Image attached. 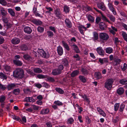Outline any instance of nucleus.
Wrapping results in <instances>:
<instances>
[{
  "mask_svg": "<svg viewBox=\"0 0 127 127\" xmlns=\"http://www.w3.org/2000/svg\"><path fill=\"white\" fill-rule=\"evenodd\" d=\"M20 92V90L19 88L14 89L12 93L15 95H17Z\"/></svg>",
  "mask_w": 127,
  "mask_h": 127,
  "instance_id": "obj_42",
  "label": "nucleus"
},
{
  "mask_svg": "<svg viewBox=\"0 0 127 127\" xmlns=\"http://www.w3.org/2000/svg\"><path fill=\"white\" fill-rule=\"evenodd\" d=\"M61 73L60 70H59L58 69H55L53 70L52 72V73L53 75H59Z\"/></svg>",
  "mask_w": 127,
  "mask_h": 127,
  "instance_id": "obj_22",
  "label": "nucleus"
},
{
  "mask_svg": "<svg viewBox=\"0 0 127 127\" xmlns=\"http://www.w3.org/2000/svg\"><path fill=\"white\" fill-rule=\"evenodd\" d=\"M37 52L41 56L45 58H48L50 56V55L48 52L46 53L44 50L42 49H38Z\"/></svg>",
  "mask_w": 127,
  "mask_h": 127,
  "instance_id": "obj_3",
  "label": "nucleus"
},
{
  "mask_svg": "<svg viewBox=\"0 0 127 127\" xmlns=\"http://www.w3.org/2000/svg\"><path fill=\"white\" fill-rule=\"evenodd\" d=\"M24 101L26 102H33L35 101V99L32 97H26L24 99Z\"/></svg>",
  "mask_w": 127,
  "mask_h": 127,
  "instance_id": "obj_13",
  "label": "nucleus"
},
{
  "mask_svg": "<svg viewBox=\"0 0 127 127\" xmlns=\"http://www.w3.org/2000/svg\"><path fill=\"white\" fill-rule=\"evenodd\" d=\"M114 61L116 63L115 65H116L120 64V62L122 61L121 59L119 58L114 59Z\"/></svg>",
  "mask_w": 127,
  "mask_h": 127,
  "instance_id": "obj_46",
  "label": "nucleus"
},
{
  "mask_svg": "<svg viewBox=\"0 0 127 127\" xmlns=\"http://www.w3.org/2000/svg\"><path fill=\"white\" fill-rule=\"evenodd\" d=\"M23 57L25 60L27 61H31L32 60V58L27 54L24 55Z\"/></svg>",
  "mask_w": 127,
  "mask_h": 127,
  "instance_id": "obj_27",
  "label": "nucleus"
},
{
  "mask_svg": "<svg viewBox=\"0 0 127 127\" xmlns=\"http://www.w3.org/2000/svg\"><path fill=\"white\" fill-rule=\"evenodd\" d=\"M62 43L64 47L67 51H69L70 50V49L67 44L63 40L62 41Z\"/></svg>",
  "mask_w": 127,
  "mask_h": 127,
  "instance_id": "obj_25",
  "label": "nucleus"
},
{
  "mask_svg": "<svg viewBox=\"0 0 127 127\" xmlns=\"http://www.w3.org/2000/svg\"><path fill=\"white\" fill-rule=\"evenodd\" d=\"M55 90L57 92L61 94H63L64 93V91L59 88H56Z\"/></svg>",
  "mask_w": 127,
  "mask_h": 127,
  "instance_id": "obj_39",
  "label": "nucleus"
},
{
  "mask_svg": "<svg viewBox=\"0 0 127 127\" xmlns=\"http://www.w3.org/2000/svg\"><path fill=\"white\" fill-rule=\"evenodd\" d=\"M99 28L102 30H105L107 28L106 25L104 22H101L99 24Z\"/></svg>",
  "mask_w": 127,
  "mask_h": 127,
  "instance_id": "obj_9",
  "label": "nucleus"
},
{
  "mask_svg": "<svg viewBox=\"0 0 127 127\" xmlns=\"http://www.w3.org/2000/svg\"><path fill=\"white\" fill-rule=\"evenodd\" d=\"M13 75L15 77L22 78L24 76V72L23 69L21 68L16 69L13 71Z\"/></svg>",
  "mask_w": 127,
  "mask_h": 127,
  "instance_id": "obj_1",
  "label": "nucleus"
},
{
  "mask_svg": "<svg viewBox=\"0 0 127 127\" xmlns=\"http://www.w3.org/2000/svg\"><path fill=\"white\" fill-rule=\"evenodd\" d=\"M61 63L64 66L67 67L69 65L68 61L65 59H64L62 60Z\"/></svg>",
  "mask_w": 127,
  "mask_h": 127,
  "instance_id": "obj_18",
  "label": "nucleus"
},
{
  "mask_svg": "<svg viewBox=\"0 0 127 127\" xmlns=\"http://www.w3.org/2000/svg\"><path fill=\"white\" fill-rule=\"evenodd\" d=\"M17 84L16 83H11L9 84L6 86V88L8 90H10L14 88L17 87Z\"/></svg>",
  "mask_w": 127,
  "mask_h": 127,
  "instance_id": "obj_8",
  "label": "nucleus"
},
{
  "mask_svg": "<svg viewBox=\"0 0 127 127\" xmlns=\"http://www.w3.org/2000/svg\"><path fill=\"white\" fill-rule=\"evenodd\" d=\"M46 76L42 74H39L37 75V77L39 79L46 78Z\"/></svg>",
  "mask_w": 127,
  "mask_h": 127,
  "instance_id": "obj_63",
  "label": "nucleus"
},
{
  "mask_svg": "<svg viewBox=\"0 0 127 127\" xmlns=\"http://www.w3.org/2000/svg\"><path fill=\"white\" fill-rule=\"evenodd\" d=\"M97 53L100 55L103 56L104 55L105 51L102 48L100 47H97L96 49Z\"/></svg>",
  "mask_w": 127,
  "mask_h": 127,
  "instance_id": "obj_6",
  "label": "nucleus"
},
{
  "mask_svg": "<svg viewBox=\"0 0 127 127\" xmlns=\"http://www.w3.org/2000/svg\"><path fill=\"white\" fill-rule=\"evenodd\" d=\"M125 105L124 104H121L120 106L119 110L120 112H123L125 108Z\"/></svg>",
  "mask_w": 127,
  "mask_h": 127,
  "instance_id": "obj_54",
  "label": "nucleus"
},
{
  "mask_svg": "<svg viewBox=\"0 0 127 127\" xmlns=\"http://www.w3.org/2000/svg\"><path fill=\"white\" fill-rule=\"evenodd\" d=\"M46 80L48 81L53 82L55 81V79L52 77L46 76Z\"/></svg>",
  "mask_w": 127,
  "mask_h": 127,
  "instance_id": "obj_29",
  "label": "nucleus"
},
{
  "mask_svg": "<svg viewBox=\"0 0 127 127\" xmlns=\"http://www.w3.org/2000/svg\"><path fill=\"white\" fill-rule=\"evenodd\" d=\"M57 51L58 54L60 56L62 55L63 52V48L60 46H59L57 47Z\"/></svg>",
  "mask_w": 127,
  "mask_h": 127,
  "instance_id": "obj_12",
  "label": "nucleus"
},
{
  "mask_svg": "<svg viewBox=\"0 0 127 127\" xmlns=\"http://www.w3.org/2000/svg\"><path fill=\"white\" fill-rule=\"evenodd\" d=\"M124 92V90L122 87L119 88L117 90V93L119 95H122L123 94Z\"/></svg>",
  "mask_w": 127,
  "mask_h": 127,
  "instance_id": "obj_14",
  "label": "nucleus"
},
{
  "mask_svg": "<svg viewBox=\"0 0 127 127\" xmlns=\"http://www.w3.org/2000/svg\"><path fill=\"white\" fill-rule=\"evenodd\" d=\"M0 12L1 15L3 16H4L6 15L7 12L4 9V8L2 7L0 9Z\"/></svg>",
  "mask_w": 127,
  "mask_h": 127,
  "instance_id": "obj_35",
  "label": "nucleus"
},
{
  "mask_svg": "<svg viewBox=\"0 0 127 127\" xmlns=\"http://www.w3.org/2000/svg\"><path fill=\"white\" fill-rule=\"evenodd\" d=\"M0 4L3 6H5L7 4V2L5 0H0Z\"/></svg>",
  "mask_w": 127,
  "mask_h": 127,
  "instance_id": "obj_55",
  "label": "nucleus"
},
{
  "mask_svg": "<svg viewBox=\"0 0 127 127\" xmlns=\"http://www.w3.org/2000/svg\"><path fill=\"white\" fill-rule=\"evenodd\" d=\"M44 12L42 13V15L40 14L39 13L37 12L34 14L35 16L36 17H39L40 18H42L43 17L42 15L44 14Z\"/></svg>",
  "mask_w": 127,
  "mask_h": 127,
  "instance_id": "obj_61",
  "label": "nucleus"
},
{
  "mask_svg": "<svg viewBox=\"0 0 127 127\" xmlns=\"http://www.w3.org/2000/svg\"><path fill=\"white\" fill-rule=\"evenodd\" d=\"M72 48L74 50L76 53H78L80 51L79 50L78 46L75 44H73L72 45Z\"/></svg>",
  "mask_w": 127,
  "mask_h": 127,
  "instance_id": "obj_38",
  "label": "nucleus"
},
{
  "mask_svg": "<svg viewBox=\"0 0 127 127\" xmlns=\"http://www.w3.org/2000/svg\"><path fill=\"white\" fill-rule=\"evenodd\" d=\"M0 77L3 80L6 79L7 78L6 76L2 72L0 73Z\"/></svg>",
  "mask_w": 127,
  "mask_h": 127,
  "instance_id": "obj_47",
  "label": "nucleus"
},
{
  "mask_svg": "<svg viewBox=\"0 0 127 127\" xmlns=\"http://www.w3.org/2000/svg\"><path fill=\"white\" fill-rule=\"evenodd\" d=\"M97 6L99 8L103 11H105L106 9V7L103 2H98L97 4Z\"/></svg>",
  "mask_w": 127,
  "mask_h": 127,
  "instance_id": "obj_7",
  "label": "nucleus"
},
{
  "mask_svg": "<svg viewBox=\"0 0 127 127\" xmlns=\"http://www.w3.org/2000/svg\"><path fill=\"white\" fill-rule=\"evenodd\" d=\"M8 12L12 16H15V12L11 8L8 9Z\"/></svg>",
  "mask_w": 127,
  "mask_h": 127,
  "instance_id": "obj_36",
  "label": "nucleus"
},
{
  "mask_svg": "<svg viewBox=\"0 0 127 127\" xmlns=\"http://www.w3.org/2000/svg\"><path fill=\"white\" fill-rule=\"evenodd\" d=\"M79 78L80 80L83 83H86L87 81L86 79L83 76H79Z\"/></svg>",
  "mask_w": 127,
  "mask_h": 127,
  "instance_id": "obj_28",
  "label": "nucleus"
},
{
  "mask_svg": "<svg viewBox=\"0 0 127 127\" xmlns=\"http://www.w3.org/2000/svg\"><path fill=\"white\" fill-rule=\"evenodd\" d=\"M106 52L108 54H110L112 52L113 49L111 47H108L106 48L105 49Z\"/></svg>",
  "mask_w": 127,
  "mask_h": 127,
  "instance_id": "obj_32",
  "label": "nucleus"
},
{
  "mask_svg": "<svg viewBox=\"0 0 127 127\" xmlns=\"http://www.w3.org/2000/svg\"><path fill=\"white\" fill-rule=\"evenodd\" d=\"M21 49L23 51H26L28 49V48L25 45H22L20 47Z\"/></svg>",
  "mask_w": 127,
  "mask_h": 127,
  "instance_id": "obj_59",
  "label": "nucleus"
},
{
  "mask_svg": "<svg viewBox=\"0 0 127 127\" xmlns=\"http://www.w3.org/2000/svg\"><path fill=\"white\" fill-rule=\"evenodd\" d=\"M82 74L84 75L88 74V70L85 68H83L81 69Z\"/></svg>",
  "mask_w": 127,
  "mask_h": 127,
  "instance_id": "obj_40",
  "label": "nucleus"
},
{
  "mask_svg": "<svg viewBox=\"0 0 127 127\" xmlns=\"http://www.w3.org/2000/svg\"><path fill=\"white\" fill-rule=\"evenodd\" d=\"M37 31L40 33L43 32L44 30V29L43 27L41 26H39L37 28Z\"/></svg>",
  "mask_w": 127,
  "mask_h": 127,
  "instance_id": "obj_48",
  "label": "nucleus"
},
{
  "mask_svg": "<svg viewBox=\"0 0 127 127\" xmlns=\"http://www.w3.org/2000/svg\"><path fill=\"white\" fill-rule=\"evenodd\" d=\"M78 28L81 33L83 34H84V32L82 29H84L85 31L87 29L84 26L80 25L78 27Z\"/></svg>",
  "mask_w": 127,
  "mask_h": 127,
  "instance_id": "obj_23",
  "label": "nucleus"
},
{
  "mask_svg": "<svg viewBox=\"0 0 127 127\" xmlns=\"http://www.w3.org/2000/svg\"><path fill=\"white\" fill-rule=\"evenodd\" d=\"M65 22L66 26L68 28H70L72 27L71 22L69 19L66 18L65 20Z\"/></svg>",
  "mask_w": 127,
  "mask_h": 127,
  "instance_id": "obj_11",
  "label": "nucleus"
},
{
  "mask_svg": "<svg viewBox=\"0 0 127 127\" xmlns=\"http://www.w3.org/2000/svg\"><path fill=\"white\" fill-rule=\"evenodd\" d=\"M14 120L19 121V122L21 123L22 122V121L20 119V118L18 117H16L14 116L12 118Z\"/></svg>",
  "mask_w": 127,
  "mask_h": 127,
  "instance_id": "obj_53",
  "label": "nucleus"
},
{
  "mask_svg": "<svg viewBox=\"0 0 127 127\" xmlns=\"http://www.w3.org/2000/svg\"><path fill=\"white\" fill-rule=\"evenodd\" d=\"M81 96L84 99V101L88 102V103H90L89 98H88L87 96L85 95H82Z\"/></svg>",
  "mask_w": 127,
  "mask_h": 127,
  "instance_id": "obj_31",
  "label": "nucleus"
},
{
  "mask_svg": "<svg viewBox=\"0 0 127 127\" xmlns=\"http://www.w3.org/2000/svg\"><path fill=\"white\" fill-rule=\"evenodd\" d=\"M108 6L109 9L112 12L113 14L115 15H117V12L115 8L113 7L112 3H109L108 4Z\"/></svg>",
  "mask_w": 127,
  "mask_h": 127,
  "instance_id": "obj_5",
  "label": "nucleus"
},
{
  "mask_svg": "<svg viewBox=\"0 0 127 127\" xmlns=\"http://www.w3.org/2000/svg\"><path fill=\"white\" fill-rule=\"evenodd\" d=\"M13 62L14 64L19 66H21L23 64L22 62L18 60H14L13 61Z\"/></svg>",
  "mask_w": 127,
  "mask_h": 127,
  "instance_id": "obj_24",
  "label": "nucleus"
},
{
  "mask_svg": "<svg viewBox=\"0 0 127 127\" xmlns=\"http://www.w3.org/2000/svg\"><path fill=\"white\" fill-rule=\"evenodd\" d=\"M23 91L24 93L26 94H29L31 92L30 89L28 88L26 89H24Z\"/></svg>",
  "mask_w": 127,
  "mask_h": 127,
  "instance_id": "obj_62",
  "label": "nucleus"
},
{
  "mask_svg": "<svg viewBox=\"0 0 127 127\" xmlns=\"http://www.w3.org/2000/svg\"><path fill=\"white\" fill-rule=\"evenodd\" d=\"M99 37L100 39L104 41H106L109 38L108 35L105 33L101 32L99 34Z\"/></svg>",
  "mask_w": 127,
  "mask_h": 127,
  "instance_id": "obj_4",
  "label": "nucleus"
},
{
  "mask_svg": "<svg viewBox=\"0 0 127 127\" xmlns=\"http://www.w3.org/2000/svg\"><path fill=\"white\" fill-rule=\"evenodd\" d=\"M114 79L112 78H109L106 80L105 84L104 87L108 90H110L112 87Z\"/></svg>",
  "mask_w": 127,
  "mask_h": 127,
  "instance_id": "obj_2",
  "label": "nucleus"
},
{
  "mask_svg": "<svg viewBox=\"0 0 127 127\" xmlns=\"http://www.w3.org/2000/svg\"><path fill=\"white\" fill-rule=\"evenodd\" d=\"M32 108L35 110H39L41 109V107L39 106L34 105H32Z\"/></svg>",
  "mask_w": 127,
  "mask_h": 127,
  "instance_id": "obj_44",
  "label": "nucleus"
},
{
  "mask_svg": "<svg viewBox=\"0 0 127 127\" xmlns=\"http://www.w3.org/2000/svg\"><path fill=\"white\" fill-rule=\"evenodd\" d=\"M73 57L76 59L75 60L76 61H78L80 60V58L78 54H76L73 56Z\"/></svg>",
  "mask_w": 127,
  "mask_h": 127,
  "instance_id": "obj_57",
  "label": "nucleus"
},
{
  "mask_svg": "<svg viewBox=\"0 0 127 127\" xmlns=\"http://www.w3.org/2000/svg\"><path fill=\"white\" fill-rule=\"evenodd\" d=\"M94 37L95 40H97L98 39V34L95 32L93 33Z\"/></svg>",
  "mask_w": 127,
  "mask_h": 127,
  "instance_id": "obj_56",
  "label": "nucleus"
},
{
  "mask_svg": "<svg viewBox=\"0 0 127 127\" xmlns=\"http://www.w3.org/2000/svg\"><path fill=\"white\" fill-rule=\"evenodd\" d=\"M42 83L44 87L46 88H48L50 87V85L48 83L46 82H43Z\"/></svg>",
  "mask_w": 127,
  "mask_h": 127,
  "instance_id": "obj_58",
  "label": "nucleus"
},
{
  "mask_svg": "<svg viewBox=\"0 0 127 127\" xmlns=\"http://www.w3.org/2000/svg\"><path fill=\"white\" fill-rule=\"evenodd\" d=\"M24 31L25 32L29 34L31 33L32 32L31 29L29 27H25L24 28Z\"/></svg>",
  "mask_w": 127,
  "mask_h": 127,
  "instance_id": "obj_21",
  "label": "nucleus"
},
{
  "mask_svg": "<svg viewBox=\"0 0 127 127\" xmlns=\"http://www.w3.org/2000/svg\"><path fill=\"white\" fill-rule=\"evenodd\" d=\"M122 35L125 40L127 42V34L125 32H123Z\"/></svg>",
  "mask_w": 127,
  "mask_h": 127,
  "instance_id": "obj_49",
  "label": "nucleus"
},
{
  "mask_svg": "<svg viewBox=\"0 0 127 127\" xmlns=\"http://www.w3.org/2000/svg\"><path fill=\"white\" fill-rule=\"evenodd\" d=\"M6 97L4 95H2L0 96V102H4V101L6 99Z\"/></svg>",
  "mask_w": 127,
  "mask_h": 127,
  "instance_id": "obj_45",
  "label": "nucleus"
},
{
  "mask_svg": "<svg viewBox=\"0 0 127 127\" xmlns=\"http://www.w3.org/2000/svg\"><path fill=\"white\" fill-rule=\"evenodd\" d=\"M54 104L58 106H62L63 103L62 102L59 100L55 101L54 102Z\"/></svg>",
  "mask_w": 127,
  "mask_h": 127,
  "instance_id": "obj_51",
  "label": "nucleus"
},
{
  "mask_svg": "<svg viewBox=\"0 0 127 127\" xmlns=\"http://www.w3.org/2000/svg\"><path fill=\"white\" fill-rule=\"evenodd\" d=\"M20 40L19 38L16 37H15L11 39V42L13 44L16 45L19 44L20 43Z\"/></svg>",
  "mask_w": 127,
  "mask_h": 127,
  "instance_id": "obj_10",
  "label": "nucleus"
},
{
  "mask_svg": "<svg viewBox=\"0 0 127 127\" xmlns=\"http://www.w3.org/2000/svg\"><path fill=\"white\" fill-rule=\"evenodd\" d=\"M70 10L69 8L66 5H65L64 7V11L66 13L69 12Z\"/></svg>",
  "mask_w": 127,
  "mask_h": 127,
  "instance_id": "obj_37",
  "label": "nucleus"
},
{
  "mask_svg": "<svg viewBox=\"0 0 127 127\" xmlns=\"http://www.w3.org/2000/svg\"><path fill=\"white\" fill-rule=\"evenodd\" d=\"M120 106V104L119 103H115L114 105V110L115 111H117L118 109Z\"/></svg>",
  "mask_w": 127,
  "mask_h": 127,
  "instance_id": "obj_52",
  "label": "nucleus"
},
{
  "mask_svg": "<svg viewBox=\"0 0 127 127\" xmlns=\"http://www.w3.org/2000/svg\"><path fill=\"white\" fill-rule=\"evenodd\" d=\"M95 78L97 79H100L102 77L101 73L99 72H95Z\"/></svg>",
  "mask_w": 127,
  "mask_h": 127,
  "instance_id": "obj_20",
  "label": "nucleus"
},
{
  "mask_svg": "<svg viewBox=\"0 0 127 127\" xmlns=\"http://www.w3.org/2000/svg\"><path fill=\"white\" fill-rule=\"evenodd\" d=\"M101 21V18L99 17H97L95 19V23L96 24H98Z\"/></svg>",
  "mask_w": 127,
  "mask_h": 127,
  "instance_id": "obj_64",
  "label": "nucleus"
},
{
  "mask_svg": "<svg viewBox=\"0 0 127 127\" xmlns=\"http://www.w3.org/2000/svg\"><path fill=\"white\" fill-rule=\"evenodd\" d=\"M47 33L48 37H51L54 35V34L51 31H47Z\"/></svg>",
  "mask_w": 127,
  "mask_h": 127,
  "instance_id": "obj_50",
  "label": "nucleus"
},
{
  "mask_svg": "<svg viewBox=\"0 0 127 127\" xmlns=\"http://www.w3.org/2000/svg\"><path fill=\"white\" fill-rule=\"evenodd\" d=\"M107 16L111 21L113 22H115L116 18L113 15L110 14L108 15Z\"/></svg>",
  "mask_w": 127,
  "mask_h": 127,
  "instance_id": "obj_34",
  "label": "nucleus"
},
{
  "mask_svg": "<svg viewBox=\"0 0 127 127\" xmlns=\"http://www.w3.org/2000/svg\"><path fill=\"white\" fill-rule=\"evenodd\" d=\"M87 17L89 21L91 23H93L94 22L95 20L94 17L91 16L90 14L87 15Z\"/></svg>",
  "mask_w": 127,
  "mask_h": 127,
  "instance_id": "obj_16",
  "label": "nucleus"
},
{
  "mask_svg": "<svg viewBox=\"0 0 127 127\" xmlns=\"http://www.w3.org/2000/svg\"><path fill=\"white\" fill-rule=\"evenodd\" d=\"M49 112V110L48 108L43 109L41 110L40 112V114L44 115L47 114Z\"/></svg>",
  "mask_w": 127,
  "mask_h": 127,
  "instance_id": "obj_17",
  "label": "nucleus"
},
{
  "mask_svg": "<svg viewBox=\"0 0 127 127\" xmlns=\"http://www.w3.org/2000/svg\"><path fill=\"white\" fill-rule=\"evenodd\" d=\"M120 83L123 85L127 84V80L126 79H123L119 80Z\"/></svg>",
  "mask_w": 127,
  "mask_h": 127,
  "instance_id": "obj_33",
  "label": "nucleus"
},
{
  "mask_svg": "<svg viewBox=\"0 0 127 127\" xmlns=\"http://www.w3.org/2000/svg\"><path fill=\"white\" fill-rule=\"evenodd\" d=\"M62 43L64 47L67 51H69L70 50V49L67 44L63 40L62 41Z\"/></svg>",
  "mask_w": 127,
  "mask_h": 127,
  "instance_id": "obj_26",
  "label": "nucleus"
},
{
  "mask_svg": "<svg viewBox=\"0 0 127 127\" xmlns=\"http://www.w3.org/2000/svg\"><path fill=\"white\" fill-rule=\"evenodd\" d=\"M127 68V65L126 63H124L123 66H122L121 68L122 71L125 70Z\"/></svg>",
  "mask_w": 127,
  "mask_h": 127,
  "instance_id": "obj_60",
  "label": "nucleus"
},
{
  "mask_svg": "<svg viewBox=\"0 0 127 127\" xmlns=\"http://www.w3.org/2000/svg\"><path fill=\"white\" fill-rule=\"evenodd\" d=\"M32 22L34 24L37 25H40L42 24V22L39 20L34 19L32 20Z\"/></svg>",
  "mask_w": 127,
  "mask_h": 127,
  "instance_id": "obj_15",
  "label": "nucleus"
},
{
  "mask_svg": "<svg viewBox=\"0 0 127 127\" xmlns=\"http://www.w3.org/2000/svg\"><path fill=\"white\" fill-rule=\"evenodd\" d=\"M4 69L6 71H10L11 70V67L10 66L6 65L4 66Z\"/></svg>",
  "mask_w": 127,
  "mask_h": 127,
  "instance_id": "obj_43",
  "label": "nucleus"
},
{
  "mask_svg": "<svg viewBox=\"0 0 127 127\" xmlns=\"http://www.w3.org/2000/svg\"><path fill=\"white\" fill-rule=\"evenodd\" d=\"M60 10L59 8H56L54 10L55 14L57 17L59 18L60 17V15L61 14V12H60Z\"/></svg>",
  "mask_w": 127,
  "mask_h": 127,
  "instance_id": "obj_19",
  "label": "nucleus"
},
{
  "mask_svg": "<svg viewBox=\"0 0 127 127\" xmlns=\"http://www.w3.org/2000/svg\"><path fill=\"white\" fill-rule=\"evenodd\" d=\"M79 71L77 70H75L72 72L71 74L72 77H74L77 75L79 73Z\"/></svg>",
  "mask_w": 127,
  "mask_h": 127,
  "instance_id": "obj_41",
  "label": "nucleus"
},
{
  "mask_svg": "<svg viewBox=\"0 0 127 127\" xmlns=\"http://www.w3.org/2000/svg\"><path fill=\"white\" fill-rule=\"evenodd\" d=\"M33 71L35 73H40L42 72V70L40 68L38 67L34 68Z\"/></svg>",
  "mask_w": 127,
  "mask_h": 127,
  "instance_id": "obj_30",
  "label": "nucleus"
}]
</instances>
